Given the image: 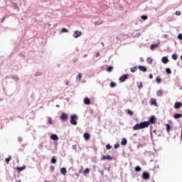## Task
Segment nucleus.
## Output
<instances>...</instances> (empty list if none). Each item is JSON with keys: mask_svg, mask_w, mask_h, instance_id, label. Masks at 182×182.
I'll return each mask as SVG.
<instances>
[{"mask_svg": "<svg viewBox=\"0 0 182 182\" xmlns=\"http://www.w3.org/2000/svg\"><path fill=\"white\" fill-rule=\"evenodd\" d=\"M156 120H157V118H156V117H154V115H152L149 120L147 122H142L139 124H136L134 127H133V130H140L141 129H146L147 127H149L150 126V124H154V123H156Z\"/></svg>", "mask_w": 182, "mask_h": 182, "instance_id": "nucleus-1", "label": "nucleus"}, {"mask_svg": "<svg viewBox=\"0 0 182 182\" xmlns=\"http://www.w3.org/2000/svg\"><path fill=\"white\" fill-rule=\"evenodd\" d=\"M77 115L76 114H73L70 116V123L73 124L74 126H76L77 124Z\"/></svg>", "mask_w": 182, "mask_h": 182, "instance_id": "nucleus-2", "label": "nucleus"}, {"mask_svg": "<svg viewBox=\"0 0 182 182\" xmlns=\"http://www.w3.org/2000/svg\"><path fill=\"white\" fill-rule=\"evenodd\" d=\"M60 120H63V122H66V120H68L69 119V115H68V114L63 112L60 116Z\"/></svg>", "mask_w": 182, "mask_h": 182, "instance_id": "nucleus-3", "label": "nucleus"}, {"mask_svg": "<svg viewBox=\"0 0 182 182\" xmlns=\"http://www.w3.org/2000/svg\"><path fill=\"white\" fill-rule=\"evenodd\" d=\"M129 79V74L122 75L119 78V80L121 82H126Z\"/></svg>", "mask_w": 182, "mask_h": 182, "instance_id": "nucleus-4", "label": "nucleus"}, {"mask_svg": "<svg viewBox=\"0 0 182 182\" xmlns=\"http://www.w3.org/2000/svg\"><path fill=\"white\" fill-rule=\"evenodd\" d=\"M101 160L103 161L105 160H108L109 161H112V160H113V157L110 156V155H104Z\"/></svg>", "mask_w": 182, "mask_h": 182, "instance_id": "nucleus-5", "label": "nucleus"}, {"mask_svg": "<svg viewBox=\"0 0 182 182\" xmlns=\"http://www.w3.org/2000/svg\"><path fill=\"white\" fill-rule=\"evenodd\" d=\"M142 178H144V180H149V178H150V173L146 171L143 172Z\"/></svg>", "mask_w": 182, "mask_h": 182, "instance_id": "nucleus-6", "label": "nucleus"}, {"mask_svg": "<svg viewBox=\"0 0 182 182\" xmlns=\"http://www.w3.org/2000/svg\"><path fill=\"white\" fill-rule=\"evenodd\" d=\"M73 38H79V36H82V31H79L77 30H76L75 32H74V34L73 35Z\"/></svg>", "mask_w": 182, "mask_h": 182, "instance_id": "nucleus-7", "label": "nucleus"}, {"mask_svg": "<svg viewBox=\"0 0 182 182\" xmlns=\"http://www.w3.org/2000/svg\"><path fill=\"white\" fill-rule=\"evenodd\" d=\"M180 107H182V103L180 102H176L174 105V109H180Z\"/></svg>", "mask_w": 182, "mask_h": 182, "instance_id": "nucleus-8", "label": "nucleus"}, {"mask_svg": "<svg viewBox=\"0 0 182 182\" xmlns=\"http://www.w3.org/2000/svg\"><path fill=\"white\" fill-rule=\"evenodd\" d=\"M138 69L141 70V72H147V68L144 67V65H139L138 67Z\"/></svg>", "mask_w": 182, "mask_h": 182, "instance_id": "nucleus-9", "label": "nucleus"}, {"mask_svg": "<svg viewBox=\"0 0 182 182\" xmlns=\"http://www.w3.org/2000/svg\"><path fill=\"white\" fill-rule=\"evenodd\" d=\"M151 106H157V100L156 99H151Z\"/></svg>", "mask_w": 182, "mask_h": 182, "instance_id": "nucleus-10", "label": "nucleus"}, {"mask_svg": "<svg viewBox=\"0 0 182 182\" xmlns=\"http://www.w3.org/2000/svg\"><path fill=\"white\" fill-rule=\"evenodd\" d=\"M85 140H89L90 139V133H85L83 134Z\"/></svg>", "mask_w": 182, "mask_h": 182, "instance_id": "nucleus-11", "label": "nucleus"}, {"mask_svg": "<svg viewBox=\"0 0 182 182\" xmlns=\"http://www.w3.org/2000/svg\"><path fill=\"white\" fill-rule=\"evenodd\" d=\"M50 139H51V140L58 141V140H59V136H58V135H56V134H52L50 136Z\"/></svg>", "mask_w": 182, "mask_h": 182, "instance_id": "nucleus-12", "label": "nucleus"}, {"mask_svg": "<svg viewBox=\"0 0 182 182\" xmlns=\"http://www.w3.org/2000/svg\"><path fill=\"white\" fill-rule=\"evenodd\" d=\"M60 173H61V174L66 176V173H68V171H66V168H61Z\"/></svg>", "mask_w": 182, "mask_h": 182, "instance_id": "nucleus-13", "label": "nucleus"}, {"mask_svg": "<svg viewBox=\"0 0 182 182\" xmlns=\"http://www.w3.org/2000/svg\"><path fill=\"white\" fill-rule=\"evenodd\" d=\"M84 103L87 105H90V99H89L87 97L85 98Z\"/></svg>", "mask_w": 182, "mask_h": 182, "instance_id": "nucleus-14", "label": "nucleus"}, {"mask_svg": "<svg viewBox=\"0 0 182 182\" xmlns=\"http://www.w3.org/2000/svg\"><path fill=\"white\" fill-rule=\"evenodd\" d=\"M121 144L122 146H126V144H127V139H126V138H123Z\"/></svg>", "mask_w": 182, "mask_h": 182, "instance_id": "nucleus-15", "label": "nucleus"}, {"mask_svg": "<svg viewBox=\"0 0 182 182\" xmlns=\"http://www.w3.org/2000/svg\"><path fill=\"white\" fill-rule=\"evenodd\" d=\"M56 157H55V156H53L52 158H51V159H50V163L52 164H56Z\"/></svg>", "mask_w": 182, "mask_h": 182, "instance_id": "nucleus-16", "label": "nucleus"}, {"mask_svg": "<svg viewBox=\"0 0 182 182\" xmlns=\"http://www.w3.org/2000/svg\"><path fill=\"white\" fill-rule=\"evenodd\" d=\"M89 173H90V169H89V168H86L83 171L84 176H86V174H89Z\"/></svg>", "mask_w": 182, "mask_h": 182, "instance_id": "nucleus-17", "label": "nucleus"}, {"mask_svg": "<svg viewBox=\"0 0 182 182\" xmlns=\"http://www.w3.org/2000/svg\"><path fill=\"white\" fill-rule=\"evenodd\" d=\"M161 60H162V63H168V58H167V57H163L162 58V59H161Z\"/></svg>", "mask_w": 182, "mask_h": 182, "instance_id": "nucleus-18", "label": "nucleus"}, {"mask_svg": "<svg viewBox=\"0 0 182 182\" xmlns=\"http://www.w3.org/2000/svg\"><path fill=\"white\" fill-rule=\"evenodd\" d=\"M11 160H12V156H9L8 158H6L5 161L6 164H9V161H11Z\"/></svg>", "mask_w": 182, "mask_h": 182, "instance_id": "nucleus-19", "label": "nucleus"}, {"mask_svg": "<svg viewBox=\"0 0 182 182\" xmlns=\"http://www.w3.org/2000/svg\"><path fill=\"white\" fill-rule=\"evenodd\" d=\"M174 119H180L181 117H182V114H175L173 115Z\"/></svg>", "mask_w": 182, "mask_h": 182, "instance_id": "nucleus-20", "label": "nucleus"}, {"mask_svg": "<svg viewBox=\"0 0 182 182\" xmlns=\"http://www.w3.org/2000/svg\"><path fill=\"white\" fill-rule=\"evenodd\" d=\"M155 48H159V45L158 44H152L151 46V50H154Z\"/></svg>", "mask_w": 182, "mask_h": 182, "instance_id": "nucleus-21", "label": "nucleus"}, {"mask_svg": "<svg viewBox=\"0 0 182 182\" xmlns=\"http://www.w3.org/2000/svg\"><path fill=\"white\" fill-rule=\"evenodd\" d=\"M166 132H168V133H170V130L171 129V127H170V124H166Z\"/></svg>", "mask_w": 182, "mask_h": 182, "instance_id": "nucleus-22", "label": "nucleus"}, {"mask_svg": "<svg viewBox=\"0 0 182 182\" xmlns=\"http://www.w3.org/2000/svg\"><path fill=\"white\" fill-rule=\"evenodd\" d=\"M25 168H26V166L17 167L16 170L17 171L20 172V171H22L23 170H25Z\"/></svg>", "mask_w": 182, "mask_h": 182, "instance_id": "nucleus-23", "label": "nucleus"}, {"mask_svg": "<svg viewBox=\"0 0 182 182\" xmlns=\"http://www.w3.org/2000/svg\"><path fill=\"white\" fill-rule=\"evenodd\" d=\"M137 86L139 89H141V87H143V82L141 81H140L139 82H137Z\"/></svg>", "mask_w": 182, "mask_h": 182, "instance_id": "nucleus-24", "label": "nucleus"}, {"mask_svg": "<svg viewBox=\"0 0 182 182\" xmlns=\"http://www.w3.org/2000/svg\"><path fill=\"white\" fill-rule=\"evenodd\" d=\"M146 62L149 65H151V63H153V59H151V58H148L147 60H146Z\"/></svg>", "mask_w": 182, "mask_h": 182, "instance_id": "nucleus-25", "label": "nucleus"}, {"mask_svg": "<svg viewBox=\"0 0 182 182\" xmlns=\"http://www.w3.org/2000/svg\"><path fill=\"white\" fill-rule=\"evenodd\" d=\"M156 95L157 96H159V97L163 96V90H159V91H157Z\"/></svg>", "mask_w": 182, "mask_h": 182, "instance_id": "nucleus-26", "label": "nucleus"}, {"mask_svg": "<svg viewBox=\"0 0 182 182\" xmlns=\"http://www.w3.org/2000/svg\"><path fill=\"white\" fill-rule=\"evenodd\" d=\"M69 32V31L67 28H63L61 29L60 33H68Z\"/></svg>", "mask_w": 182, "mask_h": 182, "instance_id": "nucleus-27", "label": "nucleus"}, {"mask_svg": "<svg viewBox=\"0 0 182 182\" xmlns=\"http://www.w3.org/2000/svg\"><path fill=\"white\" fill-rule=\"evenodd\" d=\"M127 113L129 116H133V112L132 110H130V109H127Z\"/></svg>", "mask_w": 182, "mask_h": 182, "instance_id": "nucleus-28", "label": "nucleus"}, {"mask_svg": "<svg viewBox=\"0 0 182 182\" xmlns=\"http://www.w3.org/2000/svg\"><path fill=\"white\" fill-rule=\"evenodd\" d=\"M135 171H136V172L141 171V168L139 166H136Z\"/></svg>", "mask_w": 182, "mask_h": 182, "instance_id": "nucleus-29", "label": "nucleus"}, {"mask_svg": "<svg viewBox=\"0 0 182 182\" xmlns=\"http://www.w3.org/2000/svg\"><path fill=\"white\" fill-rule=\"evenodd\" d=\"M137 71V67H134L132 68H131V72L132 73H134V72H136Z\"/></svg>", "mask_w": 182, "mask_h": 182, "instance_id": "nucleus-30", "label": "nucleus"}, {"mask_svg": "<svg viewBox=\"0 0 182 182\" xmlns=\"http://www.w3.org/2000/svg\"><path fill=\"white\" fill-rule=\"evenodd\" d=\"M166 72L167 75H171V69L166 68Z\"/></svg>", "mask_w": 182, "mask_h": 182, "instance_id": "nucleus-31", "label": "nucleus"}, {"mask_svg": "<svg viewBox=\"0 0 182 182\" xmlns=\"http://www.w3.org/2000/svg\"><path fill=\"white\" fill-rule=\"evenodd\" d=\"M161 78H160V77H156V83H160L161 82Z\"/></svg>", "mask_w": 182, "mask_h": 182, "instance_id": "nucleus-32", "label": "nucleus"}, {"mask_svg": "<svg viewBox=\"0 0 182 182\" xmlns=\"http://www.w3.org/2000/svg\"><path fill=\"white\" fill-rule=\"evenodd\" d=\"M177 58H178L177 54L172 55V59H173V60H177Z\"/></svg>", "mask_w": 182, "mask_h": 182, "instance_id": "nucleus-33", "label": "nucleus"}, {"mask_svg": "<svg viewBox=\"0 0 182 182\" xmlns=\"http://www.w3.org/2000/svg\"><path fill=\"white\" fill-rule=\"evenodd\" d=\"M107 72H112L113 70V67L112 66H109L107 68Z\"/></svg>", "mask_w": 182, "mask_h": 182, "instance_id": "nucleus-34", "label": "nucleus"}, {"mask_svg": "<svg viewBox=\"0 0 182 182\" xmlns=\"http://www.w3.org/2000/svg\"><path fill=\"white\" fill-rule=\"evenodd\" d=\"M110 87H116V82H110Z\"/></svg>", "mask_w": 182, "mask_h": 182, "instance_id": "nucleus-35", "label": "nucleus"}, {"mask_svg": "<svg viewBox=\"0 0 182 182\" xmlns=\"http://www.w3.org/2000/svg\"><path fill=\"white\" fill-rule=\"evenodd\" d=\"M48 124H52V118H50V117L48 118Z\"/></svg>", "mask_w": 182, "mask_h": 182, "instance_id": "nucleus-36", "label": "nucleus"}, {"mask_svg": "<svg viewBox=\"0 0 182 182\" xmlns=\"http://www.w3.org/2000/svg\"><path fill=\"white\" fill-rule=\"evenodd\" d=\"M77 79H79V80H81L82 79V73H79L77 77Z\"/></svg>", "mask_w": 182, "mask_h": 182, "instance_id": "nucleus-37", "label": "nucleus"}, {"mask_svg": "<svg viewBox=\"0 0 182 182\" xmlns=\"http://www.w3.org/2000/svg\"><path fill=\"white\" fill-rule=\"evenodd\" d=\"M106 149H107V150H110V149H112L111 145L110 144H107L106 145Z\"/></svg>", "mask_w": 182, "mask_h": 182, "instance_id": "nucleus-38", "label": "nucleus"}, {"mask_svg": "<svg viewBox=\"0 0 182 182\" xmlns=\"http://www.w3.org/2000/svg\"><path fill=\"white\" fill-rule=\"evenodd\" d=\"M141 19H143V21H146V20H147V16H141Z\"/></svg>", "mask_w": 182, "mask_h": 182, "instance_id": "nucleus-39", "label": "nucleus"}, {"mask_svg": "<svg viewBox=\"0 0 182 182\" xmlns=\"http://www.w3.org/2000/svg\"><path fill=\"white\" fill-rule=\"evenodd\" d=\"M50 170L51 171H55V166H50Z\"/></svg>", "mask_w": 182, "mask_h": 182, "instance_id": "nucleus-40", "label": "nucleus"}, {"mask_svg": "<svg viewBox=\"0 0 182 182\" xmlns=\"http://www.w3.org/2000/svg\"><path fill=\"white\" fill-rule=\"evenodd\" d=\"M176 15H177V16H180V15H181V11H176Z\"/></svg>", "mask_w": 182, "mask_h": 182, "instance_id": "nucleus-41", "label": "nucleus"}, {"mask_svg": "<svg viewBox=\"0 0 182 182\" xmlns=\"http://www.w3.org/2000/svg\"><path fill=\"white\" fill-rule=\"evenodd\" d=\"M114 149H119V147H120V145L119 144H116L114 146Z\"/></svg>", "mask_w": 182, "mask_h": 182, "instance_id": "nucleus-42", "label": "nucleus"}, {"mask_svg": "<svg viewBox=\"0 0 182 182\" xmlns=\"http://www.w3.org/2000/svg\"><path fill=\"white\" fill-rule=\"evenodd\" d=\"M178 39H180V41H182V34L181 33L178 34Z\"/></svg>", "mask_w": 182, "mask_h": 182, "instance_id": "nucleus-43", "label": "nucleus"}, {"mask_svg": "<svg viewBox=\"0 0 182 182\" xmlns=\"http://www.w3.org/2000/svg\"><path fill=\"white\" fill-rule=\"evenodd\" d=\"M99 56H100V53H97L95 54V58H99Z\"/></svg>", "mask_w": 182, "mask_h": 182, "instance_id": "nucleus-44", "label": "nucleus"}, {"mask_svg": "<svg viewBox=\"0 0 182 182\" xmlns=\"http://www.w3.org/2000/svg\"><path fill=\"white\" fill-rule=\"evenodd\" d=\"M83 171V166L81 167V169L79 170V173H82Z\"/></svg>", "mask_w": 182, "mask_h": 182, "instance_id": "nucleus-45", "label": "nucleus"}, {"mask_svg": "<svg viewBox=\"0 0 182 182\" xmlns=\"http://www.w3.org/2000/svg\"><path fill=\"white\" fill-rule=\"evenodd\" d=\"M149 79H153V74L149 75Z\"/></svg>", "mask_w": 182, "mask_h": 182, "instance_id": "nucleus-46", "label": "nucleus"}, {"mask_svg": "<svg viewBox=\"0 0 182 182\" xmlns=\"http://www.w3.org/2000/svg\"><path fill=\"white\" fill-rule=\"evenodd\" d=\"M141 62H144V60L143 59V58H141Z\"/></svg>", "mask_w": 182, "mask_h": 182, "instance_id": "nucleus-47", "label": "nucleus"}, {"mask_svg": "<svg viewBox=\"0 0 182 182\" xmlns=\"http://www.w3.org/2000/svg\"><path fill=\"white\" fill-rule=\"evenodd\" d=\"M4 21H5V17L2 18L1 22H4Z\"/></svg>", "mask_w": 182, "mask_h": 182, "instance_id": "nucleus-48", "label": "nucleus"}, {"mask_svg": "<svg viewBox=\"0 0 182 182\" xmlns=\"http://www.w3.org/2000/svg\"><path fill=\"white\" fill-rule=\"evenodd\" d=\"M41 74H39V73H36V76H39Z\"/></svg>", "mask_w": 182, "mask_h": 182, "instance_id": "nucleus-49", "label": "nucleus"}, {"mask_svg": "<svg viewBox=\"0 0 182 182\" xmlns=\"http://www.w3.org/2000/svg\"><path fill=\"white\" fill-rule=\"evenodd\" d=\"M134 136H137V134H134Z\"/></svg>", "mask_w": 182, "mask_h": 182, "instance_id": "nucleus-50", "label": "nucleus"}, {"mask_svg": "<svg viewBox=\"0 0 182 182\" xmlns=\"http://www.w3.org/2000/svg\"><path fill=\"white\" fill-rule=\"evenodd\" d=\"M66 85H69V82H66Z\"/></svg>", "mask_w": 182, "mask_h": 182, "instance_id": "nucleus-51", "label": "nucleus"}, {"mask_svg": "<svg viewBox=\"0 0 182 182\" xmlns=\"http://www.w3.org/2000/svg\"><path fill=\"white\" fill-rule=\"evenodd\" d=\"M181 60H182V55H181Z\"/></svg>", "mask_w": 182, "mask_h": 182, "instance_id": "nucleus-52", "label": "nucleus"}, {"mask_svg": "<svg viewBox=\"0 0 182 182\" xmlns=\"http://www.w3.org/2000/svg\"><path fill=\"white\" fill-rule=\"evenodd\" d=\"M56 107H59V105H56Z\"/></svg>", "mask_w": 182, "mask_h": 182, "instance_id": "nucleus-53", "label": "nucleus"}]
</instances>
